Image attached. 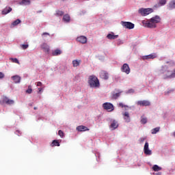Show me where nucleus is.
<instances>
[{"mask_svg":"<svg viewBox=\"0 0 175 175\" xmlns=\"http://www.w3.org/2000/svg\"><path fill=\"white\" fill-rule=\"evenodd\" d=\"M173 65L170 63L168 65L161 66L160 70V75H163V79L166 80L167 79H174L175 77V68L172 70Z\"/></svg>","mask_w":175,"mask_h":175,"instance_id":"nucleus-1","label":"nucleus"},{"mask_svg":"<svg viewBox=\"0 0 175 175\" xmlns=\"http://www.w3.org/2000/svg\"><path fill=\"white\" fill-rule=\"evenodd\" d=\"M88 83L92 88H96L99 87V79L94 75H90L89 77Z\"/></svg>","mask_w":175,"mask_h":175,"instance_id":"nucleus-2","label":"nucleus"},{"mask_svg":"<svg viewBox=\"0 0 175 175\" xmlns=\"http://www.w3.org/2000/svg\"><path fill=\"white\" fill-rule=\"evenodd\" d=\"M153 12L154 10L152 8H140L138 10V13L143 16H148V14H151Z\"/></svg>","mask_w":175,"mask_h":175,"instance_id":"nucleus-3","label":"nucleus"},{"mask_svg":"<svg viewBox=\"0 0 175 175\" xmlns=\"http://www.w3.org/2000/svg\"><path fill=\"white\" fill-rule=\"evenodd\" d=\"M142 24L146 28H157V25L154 24L151 19L148 21H142Z\"/></svg>","mask_w":175,"mask_h":175,"instance_id":"nucleus-4","label":"nucleus"},{"mask_svg":"<svg viewBox=\"0 0 175 175\" xmlns=\"http://www.w3.org/2000/svg\"><path fill=\"white\" fill-rule=\"evenodd\" d=\"M103 108L107 111H113L114 110V105L111 103H105L103 104Z\"/></svg>","mask_w":175,"mask_h":175,"instance_id":"nucleus-5","label":"nucleus"},{"mask_svg":"<svg viewBox=\"0 0 175 175\" xmlns=\"http://www.w3.org/2000/svg\"><path fill=\"white\" fill-rule=\"evenodd\" d=\"M121 25L126 29H133V28H135V24L131 22L122 21Z\"/></svg>","mask_w":175,"mask_h":175,"instance_id":"nucleus-6","label":"nucleus"},{"mask_svg":"<svg viewBox=\"0 0 175 175\" xmlns=\"http://www.w3.org/2000/svg\"><path fill=\"white\" fill-rule=\"evenodd\" d=\"M122 72L126 73V75H129L131 73V68H129V65L128 64H124L121 68Z\"/></svg>","mask_w":175,"mask_h":175,"instance_id":"nucleus-7","label":"nucleus"},{"mask_svg":"<svg viewBox=\"0 0 175 175\" xmlns=\"http://www.w3.org/2000/svg\"><path fill=\"white\" fill-rule=\"evenodd\" d=\"M144 152L146 155H151L152 154V152L151 150H149L148 148V142H146L144 147Z\"/></svg>","mask_w":175,"mask_h":175,"instance_id":"nucleus-8","label":"nucleus"},{"mask_svg":"<svg viewBox=\"0 0 175 175\" xmlns=\"http://www.w3.org/2000/svg\"><path fill=\"white\" fill-rule=\"evenodd\" d=\"M3 103H5L6 105H14V100H11L9 98L5 96L3 98Z\"/></svg>","mask_w":175,"mask_h":175,"instance_id":"nucleus-9","label":"nucleus"},{"mask_svg":"<svg viewBox=\"0 0 175 175\" xmlns=\"http://www.w3.org/2000/svg\"><path fill=\"white\" fill-rule=\"evenodd\" d=\"M137 105H138L139 106H150L151 103L148 100H144L138 101L137 103Z\"/></svg>","mask_w":175,"mask_h":175,"instance_id":"nucleus-10","label":"nucleus"},{"mask_svg":"<svg viewBox=\"0 0 175 175\" xmlns=\"http://www.w3.org/2000/svg\"><path fill=\"white\" fill-rule=\"evenodd\" d=\"M77 42L82 43V44H85L87 43V37L84 36H79L77 38Z\"/></svg>","mask_w":175,"mask_h":175,"instance_id":"nucleus-11","label":"nucleus"},{"mask_svg":"<svg viewBox=\"0 0 175 175\" xmlns=\"http://www.w3.org/2000/svg\"><path fill=\"white\" fill-rule=\"evenodd\" d=\"M154 58H157V55H155L154 53H152L142 57V59L144 61H146V59H154Z\"/></svg>","mask_w":175,"mask_h":175,"instance_id":"nucleus-12","label":"nucleus"},{"mask_svg":"<svg viewBox=\"0 0 175 175\" xmlns=\"http://www.w3.org/2000/svg\"><path fill=\"white\" fill-rule=\"evenodd\" d=\"M152 23L154 24V25H157V24L161 23V17L159 16H155L154 17H152L150 18Z\"/></svg>","mask_w":175,"mask_h":175,"instance_id":"nucleus-13","label":"nucleus"},{"mask_svg":"<svg viewBox=\"0 0 175 175\" xmlns=\"http://www.w3.org/2000/svg\"><path fill=\"white\" fill-rule=\"evenodd\" d=\"M100 77L104 80L109 79V74L106 71H101L100 72Z\"/></svg>","mask_w":175,"mask_h":175,"instance_id":"nucleus-14","label":"nucleus"},{"mask_svg":"<svg viewBox=\"0 0 175 175\" xmlns=\"http://www.w3.org/2000/svg\"><path fill=\"white\" fill-rule=\"evenodd\" d=\"M77 131L79 132H85V131H90V129H88L87 126H78L77 127Z\"/></svg>","mask_w":175,"mask_h":175,"instance_id":"nucleus-15","label":"nucleus"},{"mask_svg":"<svg viewBox=\"0 0 175 175\" xmlns=\"http://www.w3.org/2000/svg\"><path fill=\"white\" fill-rule=\"evenodd\" d=\"M41 49L44 51V53H49L50 51V46H49L46 43L41 45Z\"/></svg>","mask_w":175,"mask_h":175,"instance_id":"nucleus-16","label":"nucleus"},{"mask_svg":"<svg viewBox=\"0 0 175 175\" xmlns=\"http://www.w3.org/2000/svg\"><path fill=\"white\" fill-rule=\"evenodd\" d=\"M12 8L7 6L2 10V14L6 15L8 14V13H10L12 12Z\"/></svg>","mask_w":175,"mask_h":175,"instance_id":"nucleus-17","label":"nucleus"},{"mask_svg":"<svg viewBox=\"0 0 175 175\" xmlns=\"http://www.w3.org/2000/svg\"><path fill=\"white\" fill-rule=\"evenodd\" d=\"M107 38L109 40H113L114 39H117L118 38V35H114V33H111L107 34Z\"/></svg>","mask_w":175,"mask_h":175,"instance_id":"nucleus-18","label":"nucleus"},{"mask_svg":"<svg viewBox=\"0 0 175 175\" xmlns=\"http://www.w3.org/2000/svg\"><path fill=\"white\" fill-rule=\"evenodd\" d=\"M61 54H62V51L59 49H56L52 51V55H53V57H57V55H61Z\"/></svg>","mask_w":175,"mask_h":175,"instance_id":"nucleus-19","label":"nucleus"},{"mask_svg":"<svg viewBox=\"0 0 175 175\" xmlns=\"http://www.w3.org/2000/svg\"><path fill=\"white\" fill-rule=\"evenodd\" d=\"M12 79L13 81H14V83H20V81H21V77H20V76H18V75H14V76L12 77Z\"/></svg>","mask_w":175,"mask_h":175,"instance_id":"nucleus-20","label":"nucleus"},{"mask_svg":"<svg viewBox=\"0 0 175 175\" xmlns=\"http://www.w3.org/2000/svg\"><path fill=\"white\" fill-rule=\"evenodd\" d=\"M123 116L126 122H129L131 121V117L129 116V112H124V114H123Z\"/></svg>","mask_w":175,"mask_h":175,"instance_id":"nucleus-21","label":"nucleus"},{"mask_svg":"<svg viewBox=\"0 0 175 175\" xmlns=\"http://www.w3.org/2000/svg\"><path fill=\"white\" fill-rule=\"evenodd\" d=\"M111 128H112V129H117V128H118V123H117L116 121L113 120L111 124Z\"/></svg>","mask_w":175,"mask_h":175,"instance_id":"nucleus-22","label":"nucleus"},{"mask_svg":"<svg viewBox=\"0 0 175 175\" xmlns=\"http://www.w3.org/2000/svg\"><path fill=\"white\" fill-rule=\"evenodd\" d=\"M63 20L66 23H69V21H70V16H69L68 14H65L63 17Z\"/></svg>","mask_w":175,"mask_h":175,"instance_id":"nucleus-23","label":"nucleus"},{"mask_svg":"<svg viewBox=\"0 0 175 175\" xmlns=\"http://www.w3.org/2000/svg\"><path fill=\"white\" fill-rule=\"evenodd\" d=\"M81 63V60H73L72 61V65H73L74 68L79 66Z\"/></svg>","mask_w":175,"mask_h":175,"instance_id":"nucleus-24","label":"nucleus"},{"mask_svg":"<svg viewBox=\"0 0 175 175\" xmlns=\"http://www.w3.org/2000/svg\"><path fill=\"white\" fill-rule=\"evenodd\" d=\"M51 147H59V142H58V140L55 139L53 141V142L51 144Z\"/></svg>","mask_w":175,"mask_h":175,"instance_id":"nucleus-25","label":"nucleus"},{"mask_svg":"<svg viewBox=\"0 0 175 175\" xmlns=\"http://www.w3.org/2000/svg\"><path fill=\"white\" fill-rule=\"evenodd\" d=\"M20 5H31V1L30 0H22L21 2L20 3Z\"/></svg>","mask_w":175,"mask_h":175,"instance_id":"nucleus-26","label":"nucleus"},{"mask_svg":"<svg viewBox=\"0 0 175 175\" xmlns=\"http://www.w3.org/2000/svg\"><path fill=\"white\" fill-rule=\"evenodd\" d=\"M160 129H161L160 127H156L154 129H152L151 130L152 135H155V134L158 133V132H159Z\"/></svg>","mask_w":175,"mask_h":175,"instance_id":"nucleus-27","label":"nucleus"},{"mask_svg":"<svg viewBox=\"0 0 175 175\" xmlns=\"http://www.w3.org/2000/svg\"><path fill=\"white\" fill-rule=\"evenodd\" d=\"M152 170H154V172H159L162 170V167H159L158 165H154L152 167Z\"/></svg>","mask_w":175,"mask_h":175,"instance_id":"nucleus-28","label":"nucleus"},{"mask_svg":"<svg viewBox=\"0 0 175 175\" xmlns=\"http://www.w3.org/2000/svg\"><path fill=\"white\" fill-rule=\"evenodd\" d=\"M21 23V21L20 19H16L12 23V25H13V27H16V25H18Z\"/></svg>","mask_w":175,"mask_h":175,"instance_id":"nucleus-29","label":"nucleus"},{"mask_svg":"<svg viewBox=\"0 0 175 175\" xmlns=\"http://www.w3.org/2000/svg\"><path fill=\"white\" fill-rule=\"evenodd\" d=\"M169 8H170V9H174L175 8V0H172L170 3Z\"/></svg>","mask_w":175,"mask_h":175,"instance_id":"nucleus-30","label":"nucleus"},{"mask_svg":"<svg viewBox=\"0 0 175 175\" xmlns=\"http://www.w3.org/2000/svg\"><path fill=\"white\" fill-rule=\"evenodd\" d=\"M10 61H12V62H14V64H18V65H20V62L18 61V59L17 58H10Z\"/></svg>","mask_w":175,"mask_h":175,"instance_id":"nucleus-31","label":"nucleus"},{"mask_svg":"<svg viewBox=\"0 0 175 175\" xmlns=\"http://www.w3.org/2000/svg\"><path fill=\"white\" fill-rule=\"evenodd\" d=\"M121 95V92L116 93L112 95V99H118V97Z\"/></svg>","mask_w":175,"mask_h":175,"instance_id":"nucleus-32","label":"nucleus"},{"mask_svg":"<svg viewBox=\"0 0 175 175\" xmlns=\"http://www.w3.org/2000/svg\"><path fill=\"white\" fill-rule=\"evenodd\" d=\"M21 47L23 49V50H27V49H28V47H29V45H28V44H21Z\"/></svg>","mask_w":175,"mask_h":175,"instance_id":"nucleus-33","label":"nucleus"},{"mask_svg":"<svg viewBox=\"0 0 175 175\" xmlns=\"http://www.w3.org/2000/svg\"><path fill=\"white\" fill-rule=\"evenodd\" d=\"M27 94H32V87L29 85L28 90H26Z\"/></svg>","mask_w":175,"mask_h":175,"instance_id":"nucleus-34","label":"nucleus"},{"mask_svg":"<svg viewBox=\"0 0 175 175\" xmlns=\"http://www.w3.org/2000/svg\"><path fill=\"white\" fill-rule=\"evenodd\" d=\"M159 3L163 6V5H166V0H159Z\"/></svg>","mask_w":175,"mask_h":175,"instance_id":"nucleus-35","label":"nucleus"},{"mask_svg":"<svg viewBox=\"0 0 175 175\" xmlns=\"http://www.w3.org/2000/svg\"><path fill=\"white\" fill-rule=\"evenodd\" d=\"M56 14H57V16H64V12L58 10V11H57Z\"/></svg>","mask_w":175,"mask_h":175,"instance_id":"nucleus-36","label":"nucleus"},{"mask_svg":"<svg viewBox=\"0 0 175 175\" xmlns=\"http://www.w3.org/2000/svg\"><path fill=\"white\" fill-rule=\"evenodd\" d=\"M141 122H142V124H147V118H142Z\"/></svg>","mask_w":175,"mask_h":175,"instance_id":"nucleus-37","label":"nucleus"},{"mask_svg":"<svg viewBox=\"0 0 175 175\" xmlns=\"http://www.w3.org/2000/svg\"><path fill=\"white\" fill-rule=\"evenodd\" d=\"M58 135H59V136H60V137H64V131L62 130H59L58 131Z\"/></svg>","mask_w":175,"mask_h":175,"instance_id":"nucleus-38","label":"nucleus"},{"mask_svg":"<svg viewBox=\"0 0 175 175\" xmlns=\"http://www.w3.org/2000/svg\"><path fill=\"white\" fill-rule=\"evenodd\" d=\"M119 107H128V106L124 105V104L122 103H119Z\"/></svg>","mask_w":175,"mask_h":175,"instance_id":"nucleus-39","label":"nucleus"},{"mask_svg":"<svg viewBox=\"0 0 175 175\" xmlns=\"http://www.w3.org/2000/svg\"><path fill=\"white\" fill-rule=\"evenodd\" d=\"M173 91H174V90H168V91L165 93V94H166V95H168V94H172V92H173Z\"/></svg>","mask_w":175,"mask_h":175,"instance_id":"nucleus-40","label":"nucleus"},{"mask_svg":"<svg viewBox=\"0 0 175 175\" xmlns=\"http://www.w3.org/2000/svg\"><path fill=\"white\" fill-rule=\"evenodd\" d=\"M3 77H5V75L0 72V79H3Z\"/></svg>","mask_w":175,"mask_h":175,"instance_id":"nucleus-41","label":"nucleus"},{"mask_svg":"<svg viewBox=\"0 0 175 175\" xmlns=\"http://www.w3.org/2000/svg\"><path fill=\"white\" fill-rule=\"evenodd\" d=\"M37 87H42V82L40 81L37 82Z\"/></svg>","mask_w":175,"mask_h":175,"instance_id":"nucleus-42","label":"nucleus"},{"mask_svg":"<svg viewBox=\"0 0 175 175\" xmlns=\"http://www.w3.org/2000/svg\"><path fill=\"white\" fill-rule=\"evenodd\" d=\"M42 35H48V36H50V33H49L47 32L43 33Z\"/></svg>","mask_w":175,"mask_h":175,"instance_id":"nucleus-43","label":"nucleus"},{"mask_svg":"<svg viewBox=\"0 0 175 175\" xmlns=\"http://www.w3.org/2000/svg\"><path fill=\"white\" fill-rule=\"evenodd\" d=\"M43 89L42 88H38V91H39V92H42V90Z\"/></svg>","mask_w":175,"mask_h":175,"instance_id":"nucleus-44","label":"nucleus"},{"mask_svg":"<svg viewBox=\"0 0 175 175\" xmlns=\"http://www.w3.org/2000/svg\"><path fill=\"white\" fill-rule=\"evenodd\" d=\"M141 142H144V138L143 139L141 138Z\"/></svg>","mask_w":175,"mask_h":175,"instance_id":"nucleus-45","label":"nucleus"},{"mask_svg":"<svg viewBox=\"0 0 175 175\" xmlns=\"http://www.w3.org/2000/svg\"><path fill=\"white\" fill-rule=\"evenodd\" d=\"M38 107H34V110H37Z\"/></svg>","mask_w":175,"mask_h":175,"instance_id":"nucleus-46","label":"nucleus"},{"mask_svg":"<svg viewBox=\"0 0 175 175\" xmlns=\"http://www.w3.org/2000/svg\"><path fill=\"white\" fill-rule=\"evenodd\" d=\"M174 136L175 137V131L174 132Z\"/></svg>","mask_w":175,"mask_h":175,"instance_id":"nucleus-47","label":"nucleus"},{"mask_svg":"<svg viewBox=\"0 0 175 175\" xmlns=\"http://www.w3.org/2000/svg\"><path fill=\"white\" fill-rule=\"evenodd\" d=\"M166 63H167V64H169V62H167Z\"/></svg>","mask_w":175,"mask_h":175,"instance_id":"nucleus-48","label":"nucleus"}]
</instances>
